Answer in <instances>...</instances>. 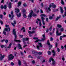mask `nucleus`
<instances>
[{"instance_id": "e433bc0d", "label": "nucleus", "mask_w": 66, "mask_h": 66, "mask_svg": "<svg viewBox=\"0 0 66 66\" xmlns=\"http://www.w3.org/2000/svg\"><path fill=\"white\" fill-rule=\"evenodd\" d=\"M61 4H64V2H63V0H62L61 1Z\"/></svg>"}, {"instance_id": "f704fd0d", "label": "nucleus", "mask_w": 66, "mask_h": 66, "mask_svg": "<svg viewBox=\"0 0 66 66\" xmlns=\"http://www.w3.org/2000/svg\"><path fill=\"white\" fill-rule=\"evenodd\" d=\"M39 26L40 27L42 26V23L40 22L39 23Z\"/></svg>"}, {"instance_id": "de8ad7c7", "label": "nucleus", "mask_w": 66, "mask_h": 66, "mask_svg": "<svg viewBox=\"0 0 66 66\" xmlns=\"http://www.w3.org/2000/svg\"><path fill=\"white\" fill-rule=\"evenodd\" d=\"M5 27H6V28H8V27H9V25H5Z\"/></svg>"}, {"instance_id": "a19ab883", "label": "nucleus", "mask_w": 66, "mask_h": 66, "mask_svg": "<svg viewBox=\"0 0 66 66\" xmlns=\"http://www.w3.org/2000/svg\"><path fill=\"white\" fill-rule=\"evenodd\" d=\"M42 23L43 25H45V22L44 21H42Z\"/></svg>"}, {"instance_id": "cd10ccee", "label": "nucleus", "mask_w": 66, "mask_h": 66, "mask_svg": "<svg viewBox=\"0 0 66 66\" xmlns=\"http://www.w3.org/2000/svg\"><path fill=\"white\" fill-rule=\"evenodd\" d=\"M57 27L58 28H62V26L61 25L59 24H57Z\"/></svg>"}, {"instance_id": "1a4fd4ad", "label": "nucleus", "mask_w": 66, "mask_h": 66, "mask_svg": "<svg viewBox=\"0 0 66 66\" xmlns=\"http://www.w3.org/2000/svg\"><path fill=\"white\" fill-rule=\"evenodd\" d=\"M41 16L42 17L41 19L42 20V21H44V20H45V18L43 17H46L47 16L45 15L44 14H42L41 15Z\"/></svg>"}, {"instance_id": "680f3d73", "label": "nucleus", "mask_w": 66, "mask_h": 66, "mask_svg": "<svg viewBox=\"0 0 66 66\" xmlns=\"http://www.w3.org/2000/svg\"><path fill=\"white\" fill-rule=\"evenodd\" d=\"M35 29H36L34 28H33L32 29V30L33 31H34V30H35Z\"/></svg>"}, {"instance_id": "8fccbe9b", "label": "nucleus", "mask_w": 66, "mask_h": 66, "mask_svg": "<svg viewBox=\"0 0 66 66\" xmlns=\"http://www.w3.org/2000/svg\"><path fill=\"white\" fill-rule=\"evenodd\" d=\"M57 50L58 52H59L60 51V49H59V48H58L57 49Z\"/></svg>"}, {"instance_id": "69168bd1", "label": "nucleus", "mask_w": 66, "mask_h": 66, "mask_svg": "<svg viewBox=\"0 0 66 66\" xmlns=\"http://www.w3.org/2000/svg\"><path fill=\"white\" fill-rule=\"evenodd\" d=\"M40 13H43V10H40Z\"/></svg>"}, {"instance_id": "dca6fc26", "label": "nucleus", "mask_w": 66, "mask_h": 66, "mask_svg": "<svg viewBox=\"0 0 66 66\" xmlns=\"http://www.w3.org/2000/svg\"><path fill=\"white\" fill-rule=\"evenodd\" d=\"M29 40V38H26L25 39L23 38V42H24V44H25V43H24V41H26V40Z\"/></svg>"}, {"instance_id": "5701e85b", "label": "nucleus", "mask_w": 66, "mask_h": 66, "mask_svg": "<svg viewBox=\"0 0 66 66\" xmlns=\"http://www.w3.org/2000/svg\"><path fill=\"white\" fill-rule=\"evenodd\" d=\"M16 16L17 17H18V18H20V16H21L20 13H19V14H16Z\"/></svg>"}, {"instance_id": "a211bd4d", "label": "nucleus", "mask_w": 66, "mask_h": 66, "mask_svg": "<svg viewBox=\"0 0 66 66\" xmlns=\"http://www.w3.org/2000/svg\"><path fill=\"white\" fill-rule=\"evenodd\" d=\"M60 9L61 11V13H62V14L63 13V12H64V10H63V8L61 7H60Z\"/></svg>"}, {"instance_id": "c85d7f7f", "label": "nucleus", "mask_w": 66, "mask_h": 66, "mask_svg": "<svg viewBox=\"0 0 66 66\" xmlns=\"http://www.w3.org/2000/svg\"><path fill=\"white\" fill-rule=\"evenodd\" d=\"M47 53L48 55H51V52L50 51H48L47 52Z\"/></svg>"}, {"instance_id": "a878e982", "label": "nucleus", "mask_w": 66, "mask_h": 66, "mask_svg": "<svg viewBox=\"0 0 66 66\" xmlns=\"http://www.w3.org/2000/svg\"><path fill=\"white\" fill-rule=\"evenodd\" d=\"M21 2H19L18 3V6H19L20 5H21Z\"/></svg>"}, {"instance_id": "603ef678", "label": "nucleus", "mask_w": 66, "mask_h": 66, "mask_svg": "<svg viewBox=\"0 0 66 66\" xmlns=\"http://www.w3.org/2000/svg\"><path fill=\"white\" fill-rule=\"evenodd\" d=\"M0 17L1 18H3V15H1Z\"/></svg>"}, {"instance_id": "7ed1b4c3", "label": "nucleus", "mask_w": 66, "mask_h": 66, "mask_svg": "<svg viewBox=\"0 0 66 66\" xmlns=\"http://www.w3.org/2000/svg\"><path fill=\"white\" fill-rule=\"evenodd\" d=\"M52 7L53 8H55L56 7V5H54L53 3H52L51 4H50L49 6V7L48 8L47 10L49 11H51V9H50V8L51 7Z\"/></svg>"}, {"instance_id": "58836bf2", "label": "nucleus", "mask_w": 66, "mask_h": 66, "mask_svg": "<svg viewBox=\"0 0 66 66\" xmlns=\"http://www.w3.org/2000/svg\"><path fill=\"white\" fill-rule=\"evenodd\" d=\"M60 17H57L55 19V21H57V20H58V19H59V18H60Z\"/></svg>"}, {"instance_id": "052dcab7", "label": "nucleus", "mask_w": 66, "mask_h": 66, "mask_svg": "<svg viewBox=\"0 0 66 66\" xmlns=\"http://www.w3.org/2000/svg\"><path fill=\"white\" fill-rule=\"evenodd\" d=\"M32 64H34V63H35V61H32Z\"/></svg>"}, {"instance_id": "423d86ee", "label": "nucleus", "mask_w": 66, "mask_h": 66, "mask_svg": "<svg viewBox=\"0 0 66 66\" xmlns=\"http://www.w3.org/2000/svg\"><path fill=\"white\" fill-rule=\"evenodd\" d=\"M11 30V29L10 27H9L8 28H5L4 29V30L3 31V34L4 35H6V32L5 31H10Z\"/></svg>"}, {"instance_id": "4468645a", "label": "nucleus", "mask_w": 66, "mask_h": 66, "mask_svg": "<svg viewBox=\"0 0 66 66\" xmlns=\"http://www.w3.org/2000/svg\"><path fill=\"white\" fill-rule=\"evenodd\" d=\"M19 9L18 8H15V11L16 13H18L19 12Z\"/></svg>"}, {"instance_id": "f3484780", "label": "nucleus", "mask_w": 66, "mask_h": 66, "mask_svg": "<svg viewBox=\"0 0 66 66\" xmlns=\"http://www.w3.org/2000/svg\"><path fill=\"white\" fill-rule=\"evenodd\" d=\"M11 14L12 15V17L11 18V19L13 20V17H14V15H13V11H12L11 13Z\"/></svg>"}, {"instance_id": "79ce46f5", "label": "nucleus", "mask_w": 66, "mask_h": 66, "mask_svg": "<svg viewBox=\"0 0 66 66\" xmlns=\"http://www.w3.org/2000/svg\"><path fill=\"white\" fill-rule=\"evenodd\" d=\"M23 5L24 6L26 7V6H27V4H23Z\"/></svg>"}, {"instance_id": "ddd939ff", "label": "nucleus", "mask_w": 66, "mask_h": 66, "mask_svg": "<svg viewBox=\"0 0 66 66\" xmlns=\"http://www.w3.org/2000/svg\"><path fill=\"white\" fill-rule=\"evenodd\" d=\"M47 44L48 45H49L50 48H52V46H53V45H50V43L49 42V40L47 41Z\"/></svg>"}, {"instance_id": "aec40b11", "label": "nucleus", "mask_w": 66, "mask_h": 66, "mask_svg": "<svg viewBox=\"0 0 66 66\" xmlns=\"http://www.w3.org/2000/svg\"><path fill=\"white\" fill-rule=\"evenodd\" d=\"M14 23H11V24H12V26L13 27H15V24H16V21H14L13 22Z\"/></svg>"}, {"instance_id": "ea45409f", "label": "nucleus", "mask_w": 66, "mask_h": 66, "mask_svg": "<svg viewBox=\"0 0 66 66\" xmlns=\"http://www.w3.org/2000/svg\"><path fill=\"white\" fill-rule=\"evenodd\" d=\"M38 54H39V55H42V52H39L38 53Z\"/></svg>"}, {"instance_id": "37998d69", "label": "nucleus", "mask_w": 66, "mask_h": 66, "mask_svg": "<svg viewBox=\"0 0 66 66\" xmlns=\"http://www.w3.org/2000/svg\"><path fill=\"white\" fill-rule=\"evenodd\" d=\"M46 61H46V60H44L42 61V63H44V62H46Z\"/></svg>"}, {"instance_id": "72a5a7b5", "label": "nucleus", "mask_w": 66, "mask_h": 66, "mask_svg": "<svg viewBox=\"0 0 66 66\" xmlns=\"http://www.w3.org/2000/svg\"><path fill=\"white\" fill-rule=\"evenodd\" d=\"M28 57L29 58H30V57H31V58H32V59H33V57L32 56H31V55H29L28 56Z\"/></svg>"}, {"instance_id": "338daca9", "label": "nucleus", "mask_w": 66, "mask_h": 66, "mask_svg": "<svg viewBox=\"0 0 66 66\" xmlns=\"http://www.w3.org/2000/svg\"><path fill=\"white\" fill-rule=\"evenodd\" d=\"M46 21H48V18H46Z\"/></svg>"}, {"instance_id": "c9c22d12", "label": "nucleus", "mask_w": 66, "mask_h": 66, "mask_svg": "<svg viewBox=\"0 0 66 66\" xmlns=\"http://www.w3.org/2000/svg\"><path fill=\"white\" fill-rule=\"evenodd\" d=\"M50 41H53V39L52 37H51L50 39Z\"/></svg>"}, {"instance_id": "b1692460", "label": "nucleus", "mask_w": 66, "mask_h": 66, "mask_svg": "<svg viewBox=\"0 0 66 66\" xmlns=\"http://www.w3.org/2000/svg\"><path fill=\"white\" fill-rule=\"evenodd\" d=\"M29 34H33V33H35V31H29L28 32Z\"/></svg>"}, {"instance_id": "39448f33", "label": "nucleus", "mask_w": 66, "mask_h": 66, "mask_svg": "<svg viewBox=\"0 0 66 66\" xmlns=\"http://www.w3.org/2000/svg\"><path fill=\"white\" fill-rule=\"evenodd\" d=\"M14 56H13L12 54H10L8 56V59L9 60H10L11 61L14 58Z\"/></svg>"}, {"instance_id": "4d7b16f0", "label": "nucleus", "mask_w": 66, "mask_h": 66, "mask_svg": "<svg viewBox=\"0 0 66 66\" xmlns=\"http://www.w3.org/2000/svg\"><path fill=\"white\" fill-rule=\"evenodd\" d=\"M40 57H40V56H39L37 58L38 59H39Z\"/></svg>"}, {"instance_id": "0e129e2a", "label": "nucleus", "mask_w": 66, "mask_h": 66, "mask_svg": "<svg viewBox=\"0 0 66 66\" xmlns=\"http://www.w3.org/2000/svg\"><path fill=\"white\" fill-rule=\"evenodd\" d=\"M24 27H23L21 29V30H24Z\"/></svg>"}, {"instance_id": "13d9d810", "label": "nucleus", "mask_w": 66, "mask_h": 66, "mask_svg": "<svg viewBox=\"0 0 66 66\" xmlns=\"http://www.w3.org/2000/svg\"><path fill=\"white\" fill-rule=\"evenodd\" d=\"M49 31V29H47L46 30V32H48Z\"/></svg>"}, {"instance_id": "49530a36", "label": "nucleus", "mask_w": 66, "mask_h": 66, "mask_svg": "<svg viewBox=\"0 0 66 66\" xmlns=\"http://www.w3.org/2000/svg\"><path fill=\"white\" fill-rule=\"evenodd\" d=\"M23 36L22 35H20L19 36V37L20 38H22V37Z\"/></svg>"}, {"instance_id": "e2e57ef3", "label": "nucleus", "mask_w": 66, "mask_h": 66, "mask_svg": "<svg viewBox=\"0 0 66 66\" xmlns=\"http://www.w3.org/2000/svg\"><path fill=\"white\" fill-rule=\"evenodd\" d=\"M1 42H4V39H3L1 41Z\"/></svg>"}, {"instance_id": "7c9ffc66", "label": "nucleus", "mask_w": 66, "mask_h": 66, "mask_svg": "<svg viewBox=\"0 0 66 66\" xmlns=\"http://www.w3.org/2000/svg\"><path fill=\"white\" fill-rule=\"evenodd\" d=\"M18 64L19 65H21V62L20 60H19L18 62Z\"/></svg>"}, {"instance_id": "9b49d317", "label": "nucleus", "mask_w": 66, "mask_h": 66, "mask_svg": "<svg viewBox=\"0 0 66 66\" xmlns=\"http://www.w3.org/2000/svg\"><path fill=\"white\" fill-rule=\"evenodd\" d=\"M5 57V56L4 55H2V54H0V61H1Z\"/></svg>"}, {"instance_id": "c756f323", "label": "nucleus", "mask_w": 66, "mask_h": 66, "mask_svg": "<svg viewBox=\"0 0 66 66\" xmlns=\"http://www.w3.org/2000/svg\"><path fill=\"white\" fill-rule=\"evenodd\" d=\"M66 16V11H65V13H64V15H63V18H64L65 17V16Z\"/></svg>"}, {"instance_id": "6ab92c4d", "label": "nucleus", "mask_w": 66, "mask_h": 66, "mask_svg": "<svg viewBox=\"0 0 66 66\" xmlns=\"http://www.w3.org/2000/svg\"><path fill=\"white\" fill-rule=\"evenodd\" d=\"M52 53H53V56H54L55 55V51L54 50L52 51Z\"/></svg>"}, {"instance_id": "473e14b6", "label": "nucleus", "mask_w": 66, "mask_h": 66, "mask_svg": "<svg viewBox=\"0 0 66 66\" xmlns=\"http://www.w3.org/2000/svg\"><path fill=\"white\" fill-rule=\"evenodd\" d=\"M11 45H12V44L11 43L10 44L9 47H8V48H11Z\"/></svg>"}, {"instance_id": "9d476101", "label": "nucleus", "mask_w": 66, "mask_h": 66, "mask_svg": "<svg viewBox=\"0 0 66 66\" xmlns=\"http://www.w3.org/2000/svg\"><path fill=\"white\" fill-rule=\"evenodd\" d=\"M13 34H14L15 36V39H16V38L17 37V36L16 35V31H15V29H13Z\"/></svg>"}, {"instance_id": "2eb2a0df", "label": "nucleus", "mask_w": 66, "mask_h": 66, "mask_svg": "<svg viewBox=\"0 0 66 66\" xmlns=\"http://www.w3.org/2000/svg\"><path fill=\"white\" fill-rule=\"evenodd\" d=\"M58 30V29H57V31H56V35H58V36L61 35L62 33L61 32H60L59 33L58 32L59 31Z\"/></svg>"}, {"instance_id": "774afa93", "label": "nucleus", "mask_w": 66, "mask_h": 66, "mask_svg": "<svg viewBox=\"0 0 66 66\" xmlns=\"http://www.w3.org/2000/svg\"><path fill=\"white\" fill-rule=\"evenodd\" d=\"M9 17H11V14H9Z\"/></svg>"}, {"instance_id": "20e7f679", "label": "nucleus", "mask_w": 66, "mask_h": 66, "mask_svg": "<svg viewBox=\"0 0 66 66\" xmlns=\"http://www.w3.org/2000/svg\"><path fill=\"white\" fill-rule=\"evenodd\" d=\"M38 45H37L36 46V47L38 50H39V47H43V45H42V44L41 43H38Z\"/></svg>"}, {"instance_id": "3c124183", "label": "nucleus", "mask_w": 66, "mask_h": 66, "mask_svg": "<svg viewBox=\"0 0 66 66\" xmlns=\"http://www.w3.org/2000/svg\"><path fill=\"white\" fill-rule=\"evenodd\" d=\"M57 43H56L55 45V47H57Z\"/></svg>"}, {"instance_id": "6e6552de", "label": "nucleus", "mask_w": 66, "mask_h": 66, "mask_svg": "<svg viewBox=\"0 0 66 66\" xmlns=\"http://www.w3.org/2000/svg\"><path fill=\"white\" fill-rule=\"evenodd\" d=\"M51 61H52L53 62L52 63V64L53 65L55 63V61H54V60H53V59H52V57H51L50 58V60H49V62H51Z\"/></svg>"}, {"instance_id": "2f4dec72", "label": "nucleus", "mask_w": 66, "mask_h": 66, "mask_svg": "<svg viewBox=\"0 0 66 66\" xmlns=\"http://www.w3.org/2000/svg\"><path fill=\"white\" fill-rule=\"evenodd\" d=\"M14 41L16 42H20V41L19 40H17L16 39L14 40Z\"/></svg>"}, {"instance_id": "864d4df0", "label": "nucleus", "mask_w": 66, "mask_h": 66, "mask_svg": "<svg viewBox=\"0 0 66 66\" xmlns=\"http://www.w3.org/2000/svg\"><path fill=\"white\" fill-rule=\"evenodd\" d=\"M51 30H52V26H51L50 28V31H51Z\"/></svg>"}, {"instance_id": "412c9836", "label": "nucleus", "mask_w": 66, "mask_h": 66, "mask_svg": "<svg viewBox=\"0 0 66 66\" xmlns=\"http://www.w3.org/2000/svg\"><path fill=\"white\" fill-rule=\"evenodd\" d=\"M12 3H10L8 5V7L9 9H11L12 7Z\"/></svg>"}, {"instance_id": "bb28decb", "label": "nucleus", "mask_w": 66, "mask_h": 66, "mask_svg": "<svg viewBox=\"0 0 66 66\" xmlns=\"http://www.w3.org/2000/svg\"><path fill=\"white\" fill-rule=\"evenodd\" d=\"M54 16V14H53L52 16H51L49 17V19H52V18H53V17Z\"/></svg>"}, {"instance_id": "a18cd8bd", "label": "nucleus", "mask_w": 66, "mask_h": 66, "mask_svg": "<svg viewBox=\"0 0 66 66\" xmlns=\"http://www.w3.org/2000/svg\"><path fill=\"white\" fill-rule=\"evenodd\" d=\"M8 42L9 41H8L7 40H5V42L6 44L7 43H8Z\"/></svg>"}, {"instance_id": "5fc2aeb1", "label": "nucleus", "mask_w": 66, "mask_h": 66, "mask_svg": "<svg viewBox=\"0 0 66 66\" xmlns=\"http://www.w3.org/2000/svg\"><path fill=\"white\" fill-rule=\"evenodd\" d=\"M11 64L12 65H14V63L12 62L11 63Z\"/></svg>"}, {"instance_id": "f8f14e48", "label": "nucleus", "mask_w": 66, "mask_h": 66, "mask_svg": "<svg viewBox=\"0 0 66 66\" xmlns=\"http://www.w3.org/2000/svg\"><path fill=\"white\" fill-rule=\"evenodd\" d=\"M1 9H3V8H4L5 9H6L7 8V7H6V5H4V6H3V5H2L1 6Z\"/></svg>"}, {"instance_id": "f257e3e1", "label": "nucleus", "mask_w": 66, "mask_h": 66, "mask_svg": "<svg viewBox=\"0 0 66 66\" xmlns=\"http://www.w3.org/2000/svg\"><path fill=\"white\" fill-rule=\"evenodd\" d=\"M42 36L44 38H42L41 39V40H40L39 39H38V38L37 37H35L33 38L34 39H35L36 40L35 41V43H37L38 42H41V41H44L45 39H46V38H45V35L44 34L42 35Z\"/></svg>"}, {"instance_id": "0eeeda50", "label": "nucleus", "mask_w": 66, "mask_h": 66, "mask_svg": "<svg viewBox=\"0 0 66 66\" xmlns=\"http://www.w3.org/2000/svg\"><path fill=\"white\" fill-rule=\"evenodd\" d=\"M26 10L25 9H23L22 10V12H23V17L24 18H26L27 17V15H26L25 14H25L26 13Z\"/></svg>"}, {"instance_id": "c03bdc74", "label": "nucleus", "mask_w": 66, "mask_h": 66, "mask_svg": "<svg viewBox=\"0 0 66 66\" xmlns=\"http://www.w3.org/2000/svg\"><path fill=\"white\" fill-rule=\"evenodd\" d=\"M63 38V36H61L60 37V39L62 40Z\"/></svg>"}, {"instance_id": "bf43d9fd", "label": "nucleus", "mask_w": 66, "mask_h": 66, "mask_svg": "<svg viewBox=\"0 0 66 66\" xmlns=\"http://www.w3.org/2000/svg\"><path fill=\"white\" fill-rule=\"evenodd\" d=\"M62 36L63 37H66V35H63Z\"/></svg>"}, {"instance_id": "4c0bfd02", "label": "nucleus", "mask_w": 66, "mask_h": 66, "mask_svg": "<svg viewBox=\"0 0 66 66\" xmlns=\"http://www.w3.org/2000/svg\"><path fill=\"white\" fill-rule=\"evenodd\" d=\"M60 30L61 31H63V30H64V28H61L60 29Z\"/></svg>"}, {"instance_id": "6e6d98bb", "label": "nucleus", "mask_w": 66, "mask_h": 66, "mask_svg": "<svg viewBox=\"0 0 66 66\" xmlns=\"http://www.w3.org/2000/svg\"><path fill=\"white\" fill-rule=\"evenodd\" d=\"M0 23L2 24H3V22H2V21H0Z\"/></svg>"}, {"instance_id": "f03ea898", "label": "nucleus", "mask_w": 66, "mask_h": 66, "mask_svg": "<svg viewBox=\"0 0 66 66\" xmlns=\"http://www.w3.org/2000/svg\"><path fill=\"white\" fill-rule=\"evenodd\" d=\"M32 16H36V14H34L33 11L32 10H31L29 15H28V18H31Z\"/></svg>"}, {"instance_id": "09e8293b", "label": "nucleus", "mask_w": 66, "mask_h": 66, "mask_svg": "<svg viewBox=\"0 0 66 66\" xmlns=\"http://www.w3.org/2000/svg\"><path fill=\"white\" fill-rule=\"evenodd\" d=\"M41 6H42V7H43V3H42L40 4Z\"/></svg>"}, {"instance_id": "4be33fe9", "label": "nucleus", "mask_w": 66, "mask_h": 66, "mask_svg": "<svg viewBox=\"0 0 66 66\" xmlns=\"http://www.w3.org/2000/svg\"><path fill=\"white\" fill-rule=\"evenodd\" d=\"M18 47L19 49H22V48L21 47V46L20 44H18Z\"/></svg>"}, {"instance_id": "393cba45", "label": "nucleus", "mask_w": 66, "mask_h": 66, "mask_svg": "<svg viewBox=\"0 0 66 66\" xmlns=\"http://www.w3.org/2000/svg\"><path fill=\"white\" fill-rule=\"evenodd\" d=\"M32 53L33 54H36V53H37V52L34 51H32Z\"/></svg>"}]
</instances>
